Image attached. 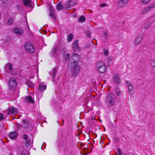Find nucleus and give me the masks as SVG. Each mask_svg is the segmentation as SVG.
<instances>
[{
	"instance_id": "nucleus-15",
	"label": "nucleus",
	"mask_w": 155,
	"mask_h": 155,
	"mask_svg": "<svg viewBox=\"0 0 155 155\" xmlns=\"http://www.w3.org/2000/svg\"><path fill=\"white\" fill-rule=\"evenodd\" d=\"M49 16H51L52 18L54 19L55 18V12L54 10V8L51 6H50L49 8Z\"/></svg>"
},
{
	"instance_id": "nucleus-16",
	"label": "nucleus",
	"mask_w": 155,
	"mask_h": 155,
	"mask_svg": "<svg viewBox=\"0 0 155 155\" xmlns=\"http://www.w3.org/2000/svg\"><path fill=\"white\" fill-rule=\"evenodd\" d=\"M24 101L25 102L27 103H34V100L30 96H28L26 97Z\"/></svg>"
},
{
	"instance_id": "nucleus-43",
	"label": "nucleus",
	"mask_w": 155,
	"mask_h": 155,
	"mask_svg": "<svg viewBox=\"0 0 155 155\" xmlns=\"http://www.w3.org/2000/svg\"><path fill=\"white\" fill-rule=\"evenodd\" d=\"M104 35H105L106 36H107V34L106 33H104Z\"/></svg>"
},
{
	"instance_id": "nucleus-6",
	"label": "nucleus",
	"mask_w": 155,
	"mask_h": 155,
	"mask_svg": "<svg viewBox=\"0 0 155 155\" xmlns=\"http://www.w3.org/2000/svg\"><path fill=\"white\" fill-rule=\"evenodd\" d=\"M72 67L71 74L72 76H76L80 71V67L78 65H74L72 66H70Z\"/></svg>"
},
{
	"instance_id": "nucleus-30",
	"label": "nucleus",
	"mask_w": 155,
	"mask_h": 155,
	"mask_svg": "<svg viewBox=\"0 0 155 155\" xmlns=\"http://www.w3.org/2000/svg\"><path fill=\"white\" fill-rule=\"evenodd\" d=\"M26 146L28 147L30 145V140H27L25 142Z\"/></svg>"
},
{
	"instance_id": "nucleus-11",
	"label": "nucleus",
	"mask_w": 155,
	"mask_h": 155,
	"mask_svg": "<svg viewBox=\"0 0 155 155\" xmlns=\"http://www.w3.org/2000/svg\"><path fill=\"white\" fill-rule=\"evenodd\" d=\"M78 41L76 40L72 44V48L75 51H79L80 50V48L78 46Z\"/></svg>"
},
{
	"instance_id": "nucleus-8",
	"label": "nucleus",
	"mask_w": 155,
	"mask_h": 155,
	"mask_svg": "<svg viewBox=\"0 0 155 155\" xmlns=\"http://www.w3.org/2000/svg\"><path fill=\"white\" fill-rule=\"evenodd\" d=\"M144 38V35L140 34L137 35L134 40V43L136 45L139 44Z\"/></svg>"
},
{
	"instance_id": "nucleus-22",
	"label": "nucleus",
	"mask_w": 155,
	"mask_h": 155,
	"mask_svg": "<svg viewBox=\"0 0 155 155\" xmlns=\"http://www.w3.org/2000/svg\"><path fill=\"white\" fill-rule=\"evenodd\" d=\"M86 20L85 17L83 15L81 16L79 18L78 20L80 22H83Z\"/></svg>"
},
{
	"instance_id": "nucleus-25",
	"label": "nucleus",
	"mask_w": 155,
	"mask_h": 155,
	"mask_svg": "<svg viewBox=\"0 0 155 155\" xmlns=\"http://www.w3.org/2000/svg\"><path fill=\"white\" fill-rule=\"evenodd\" d=\"M141 2L143 4L146 5L149 4L151 0H140Z\"/></svg>"
},
{
	"instance_id": "nucleus-41",
	"label": "nucleus",
	"mask_w": 155,
	"mask_h": 155,
	"mask_svg": "<svg viewBox=\"0 0 155 155\" xmlns=\"http://www.w3.org/2000/svg\"><path fill=\"white\" fill-rule=\"evenodd\" d=\"M70 57V55L69 54H67L66 56V59L67 60H68L69 59V58Z\"/></svg>"
},
{
	"instance_id": "nucleus-23",
	"label": "nucleus",
	"mask_w": 155,
	"mask_h": 155,
	"mask_svg": "<svg viewBox=\"0 0 155 155\" xmlns=\"http://www.w3.org/2000/svg\"><path fill=\"white\" fill-rule=\"evenodd\" d=\"M56 8L58 11H60L63 8V6L61 4L58 3L56 6Z\"/></svg>"
},
{
	"instance_id": "nucleus-33",
	"label": "nucleus",
	"mask_w": 155,
	"mask_h": 155,
	"mask_svg": "<svg viewBox=\"0 0 155 155\" xmlns=\"http://www.w3.org/2000/svg\"><path fill=\"white\" fill-rule=\"evenodd\" d=\"M126 82L127 84L128 87H130V86H131L132 85L131 82L129 81H126Z\"/></svg>"
},
{
	"instance_id": "nucleus-21",
	"label": "nucleus",
	"mask_w": 155,
	"mask_h": 155,
	"mask_svg": "<svg viewBox=\"0 0 155 155\" xmlns=\"http://www.w3.org/2000/svg\"><path fill=\"white\" fill-rule=\"evenodd\" d=\"M46 88V86L45 85H40L38 86V91H44Z\"/></svg>"
},
{
	"instance_id": "nucleus-18",
	"label": "nucleus",
	"mask_w": 155,
	"mask_h": 155,
	"mask_svg": "<svg viewBox=\"0 0 155 155\" xmlns=\"http://www.w3.org/2000/svg\"><path fill=\"white\" fill-rule=\"evenodd\" d=\"M24 4L26 7L31 8L32 7L31 2L30 0H23Z\"/></svg>"
},
{
	"instance_id": "nucleus-12",
	"label": "nucleus",
	"mask_w": 155,
	"mask_h": 155,
	"mask_svg": "<svg viewBox=\"0 0 155 155\" xmlns=\"http://www.w3.org/2000/svg\"><path fill=\"white\" fill-rule=\"evenodd\" d=\"M13 32L18 35H20L23 34V31L21 28H15L13 30Z\"/></svg>"
},
{
	"instance_id": "nucleus-35",
	"label": "nucleus",
	"mask_w": 155,
	"mask_h": 155,
	"mask_svg": "<svg viewBox=\"0 0 155 155\" xmlns=\"http://www.w3.org/2000/svg\"><path fill=\"white\" fill-rule=\"evenodd\" d=\"M104 54L105 55H107L108 54V50L106 49L104 50Z\"/></svg>"
},
{
	"instance_id": "nucleus-34",
	"label": "nucleus",
	"mask_w": 155,
	"mask_h": 155,
	"mask_svg": "<svg viewBox=\"0 0 155 155\" xmlns=\"http://www.w3.org/2000/svg\"><path fill=\"white\" fill-rule=\"evenodd\" d=\"M107 59L108 61H111L114 60V58L112 56H110L108 57Z\"/></svg>"
},
{
	"instance_id": "nucleus-29",
	"label": "nucleus",
	"mask_w": 155,
	"mask_h": 155,
	"mask_svg": "<svg viewBox=\"0 0 155 155\" xmlns=\"http://www.w3.org/2000/svg\"><path fill=\"white\" fill-rule=\"evenodd\" d=\"M128 88L129 89V91L130 94H133L132 91L134 88L133 86H130V87H128Z\"/></svg>"
},
{
	"instance_id": "nucleus-9",
	"label": "nucleus",
	"mask_w": 155,
	"mask_h": 155,
	"mask_svg": "<svg viewBox=\"0 0 155 155\" xmlns=\"http://www.w3.org/2000/svg\"><path fill=\"white\" fill-rule=\"evenodd\" d=\"M129 0H118L117 3L118 6L120 7L126 6L128 3Z\"/></svg>"
},
{
	"instance_id": "nucleus-24",
	"label": "nucleus",
	"mask_w": 155,
	"mask_h": 155,
	"mask_svg": "<svg viewBox=\"0 0 155 155\" xmlns=\"http://www.w3.org/2000/svg\"><path fill=\"white\" fill-rule=\"evenodd\" d=\"M73 35L72 34H70L68 35L67 37V40L69 42L71 41L73 39Z\"/></svg>"
},
{
	"instance_id": "nucleus-40",
	"label": "nucleus",
	"mask_w": 155,
	"mask_h": 155,
	"mask_svg": "<svg viewBox=\"0 0 155 155\" xmlns=\"http://www.w3.org/2000/svg\"><path fill=\"white\" fill-rule=\"evenodd\" d=\"M107 6V5L105 3L101 4L100 5V7H105Z\"/></svg>"
},
{
	"instance_id": "nucleus-38",
	"label": "nucleus",
	"mask_w": 155,
	"mask_h": 155,
	"mask_svg": "<svg viewBox=\"0 0 155 155\" xmlns=\"http://www.w3.org/2000/svg\"><path fill=\"white\" fill-rule=\"evenodd\" d=\"M119 139L118 138L115 137L113 139V140L115 142H117L119 141Z\"/></svg>"
},
{
	"instance_id": "nucleus-36",
	"label": "nucleus",
	"mask_w": 155,
	"mask_h": 155,
	"mask_svg": "<svg viewBox=\"0 0 155 155\" xmlns=\"http://www.w3.org/2000/svg\"><path fill=\"white\" fill-rule=\"evenodd\" d=\"M117 150L118 152L119 155H121L122 154V152L121 150L119 148L117 149Z\"/></svg>"
},
{
	"instance_id": "nucleus-31",
	"label": "nucleus",
	"mask_w": 155,
	"mask_h": 155,
	"mask_svg": "<svg viewBox=\"0 0 155 155\" xmlns=\"http://www.w3.org/2000/svg\"><path fill=\"white\" fill-rule=\"evenodd\" d=\"M13 21V19L12 18H10L8 21V25H11L12 24Z\"/></svg>"
},
{
	"instance_id": "nucleus-32",
	"label": "nucleus",
	"mask_w": 155,
	"mask_h": 155,
	"mask_svg": "<svg viewBox=\"0 0 155 155\" xmlns=\"http://www.w3.org/2000/svg\"><path fill=\"white\" fill-rule=\"evenodd\" d=\"M150 25L148 23H146L144 25V28L145 29H147L150 27Z\"/></svg>"
},
{
	"instance_id": "nucleus-28",
	"label": "nucleus",
	"mask_w": 155,
	"mask_h": 155,
	"mask_svg": "<svg viewBox=\"0 0 155 155\" xmlns=\"http://www.w3.org/2000/svg\"><path fill=\"white\" fill-rule=\"evenodd\" d=\"M57 50V47H55L54 48H53V49L51 51V54L52 55H53L56 52V51Z\"/></svg>"
},
{
	"instance_id": "nucleus-3",
	"label": "nucleus",
	"mask_w": 155,
	"mask_h": 155,
	"mask_svg": "<svg viewBox=\"0 0 155 155\" xmlns=\"http://www.w3.org/2000/svg\"><path fill=\"white\" fill-rule=\"evenodd\" d=\"M80 60V56L76 54H74L69 61V64L70 66H72L74 65H78Z\"/></svg>"
},
{
	"instance_id": "nucleus-39",
	"label": "nucleus",
	"mask_w": 155,
	"mask_h": 155,
	"mask_svg": "<svg viewBox=\"0 0 155 155\" xmlns=\"http://www.w3.org/2000/svg\"><path fill=\"white\" fill-rule=\"evenodd\" d=\"M4 118L3 114H0V121L2 120Z\"/></svg>"
},
{
	"instance_id": "nucleus-7",
	"label": "nucleus",
	"mask_w": 155,
	"mask_h": 155,
	"mask_svg": "<svg viewBox=\"0 0 155 155\" xmlns=\"http://www.w3.org/2000/svg\"><path fill=\"white\" fill-rule=\"evenodd\" d=\"M154 7H155V2L145 8L142 12L141 13L142 14H145L150 11L151 9Z\"/></svg>"
},
{
	"instance_id": "nucleus-17",
	"label": "nucleus",
	"mask_w": 155,
	"mask_h": 155,
	"mask_svg": "<svg viewBox=\"0 0 155 155\" xmlns=\"http://www.w3.org/2000/svg\"><path fill=\"white\" fill-rule=\"evenodd\" d=\"M28 126V122L25 121L23 120L21 125H20L19 124H18L17 125V127L18 128H20L21 126H22L23 128H27Z\"/></svg>"
},
{
	"instance_id": "nucleus-1",
	"label": "nucleus",
	"mask_w": 155,
	"mask_h": 155,
	"mask_svg": "<svg viewBox=\"0 0 155 155\" xmlns=\"http://www.w3.org/2000/svg\"><path fill=\"white\" fill-rule=\"evenodd\" d=\"M115 101V95L113 93H110L107 95L105 99V103L108 106L114 105Z\"/></svg>"
},
{
	"instance_id": "nucleus-37",
	"label": "nucleus",
	"mask_w": 155,
	"mask_h": 155,
	"mask_svg": "<svg viewBox=\"0 0 155 155\" xmlns=\"http://www.w3.org/2000/svg\"><path fill=\"white\" fill-rule=\"evenodd\" d=\"M86 36L88 38L90 37L91 35V33L89 31H87L86 32Z\"/></svg>"
},
{
	"instance_id": "nucleus-4",
	"label": "nucleus",
	"mask_w": 155,
	"mask_h": 155,
	"mask_svg": "<svg viewBox=\"0 0 155 155\" xmlns=\"http://www.w3.org/2000/svg\"><path fill=\"white\" fill-rule=\"evenodd\" d=\"M25 50L28 53H33L35 52V48L33 44L30 42L26 43L24 46Z\"/></svg>"
},
{
	"instance_id": "nucleus-26",
	"label": "nucleus",
	"mask_w": 155,
	"mask_h": 155,
	"mask_svg": "<svg viewBox=\"0 0 155 155\" xmlns=\"http://www.w3.org/2000/svg\"><path fill=\"white\" fill-rule=\"evenodd\" d=\"M27 85L29 87L33 88L34 87V84L30 81H28L27 82Z\"/></svg>"
},
{
	"instance_id": "nucleus-19",
	"label": "nucleus",
	"mask_w": 155,
	"mask_h": 155,
	"mask_svg": "<svg viewBox=\"0 0 155 155\" xmlns=\"http://www.w3.org/2000/svg\"><path fill=\"white\" fill-rule=\"evenodd\" d=\"M76 4H74L72 1H68L66 4V7L68 8H69L75 5Z\"/></svg>"
},
{
	"instance_id": "nucleus-5",
	"label": "nucleus",
	"mask_w": 155,
	"mask_h": 155,
	"mask_svg": "<svg viewBox=\"0 0 155 155\" xmlns=\"http://www.w3.org/2000/svg\"><path fill=\"white\" fill-rule=\"evenodd\" d=\"M17 83L15 79L14 78L9 79L8 82V86L9 89L11 90L15 89L17 86Z\"/></svg>"
},
{
	"instance_id": "nucleus-10",
	"label": "nucleus",
	"mask_w": 155,
	"mask_h": 155,
	"mask_svg": "<svg viewBox=\"0 0 155 155\" xmlns=\"http://www.w3.org/2000/svg\"><path fill=\"white\" fill-rule=\"evenodd\" d=\"M12 69V65L10 63H8L5 66L4 69L7 72H9Z\"/></svg>"
},
{
	"instance_id": "nucleus-27",
	"label": "nucleus",
	"mask_w": 155,
	"mask_h": 155,
	"mask_svg": "<svg viewBox=\"0 0 155 155\" xmlns=\"http://www.w3.org/2000/svg\"><path fill=\"white\" fill-rule=\"evenodd\" d=\"M116 93L117 96H120L121 95V92L118 88H116Z\"/></svg>"
},
{
	"instance_id": "nucleus-44",
	"label": "nucleus",
	"mask_w": 155,
	"mask_h": 155,
	"mask_svg": "<svg viewBox=\"0 0 155 155\" xmlns=\"http://www.w3.org/2000/svg\"><path fill=\"white\" fill-rule=\"evenodd\" d=\"M55 74H56V73L55 72V70H54V72H53V74L54 75H55Z\"/></svg>"
},
{
	"instance_id": "nucleus-42",
	"label": "nucleus",
	"mask_w": 155,
	"mask_h": 155,
	"mask_svg": "<svg viewBox=\"0 0 155 155\" xmlns=\"http://www.w3.org/2000/svg\"><path fill=\"white\" fill-rule=\"evenodd\" d=\"M23 138L24 139H26L28 138V135L26 134H24L23 136Z\"/></svg>"
},
{
	"instance_id": "nucleus-45",
	"label": "nucleus",
	"mask_w": 155,
	"mask_h": 155,
	"mask_svg": "<svg viewBox=\"0 0 155 155\" xmlns=\"http://www.w3.org/2000/svg\"><path fill=\"white\" fill-rule=\"evenodd\" d=\"M22 155H26L25 154H24Z\"/></svg>"
},
{
	"instance_id": "nucleus-20",
	"label": "nucleus",
	"mask_w": 155,
	"mask_h": 155,
	"mask_svg": "<svg viewBox=\"0 0 155 155\" xmlns=\"http://www.w3.org/2000/svg\"><path fill=\"white\" fill-rule=\"evenodd\" d=\"M16 133L15 132H12L9 134V137L12 139H14L16 138Z\"/></svg>"
},
{
	"instance_id": "nucleus-2",
	"label": "nucleus",
	"mask_w": 155,
	"mask_h": 155,
	"mask_svg": "<svg viewBox=\"0 0 155 155\" xmlns=\"http://www.w3.org/2000/svg\"><path fill=\"white\" fill-rule=\"evenodd\" d=\"M96 68L100 73H104L107 71V67L103 61H99L96 63Z\"/></svg>"
},
{
	"instance_id": "nucleus-14",
	"label": "nucleus",
	"mask_w": 155,
	"mask_h": 155,
	"mask_svg": "<svg viewBox=\"0 0 155 155\" xmlns=\"http://www.w3.org/2000/svg\"><path fill=\"white\" fill-rule=\"evenodd\" d=\"M113 80L114 82L117 84H120V78L118 74H116L114 76Z\"/></svg>"
},
{
	"instance_id": "nucleus-13",
	"label": "nucleus",
	"mask_w": 155,
	"mask_h": 155,
	"mask_svg": "<svg viewBox=\"0 0 155 155\" xmlns=\"http://www.w3.org/2000/svg\"><path fill=\"white\" fill-rule=\"evenodd\" d=\"M17 109L15 107H10L8 110V114H16L17 113Z\"/></svg>"
}]
</instances>
